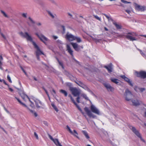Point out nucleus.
I'll list each match as a JSON object with an SVG mask.
<instances>
[{
  "instance_id": "obj_1",
  "label": "nucleus",
  "mask_w": 146,
  "mask_h": 146,
  "mask_svg": "<svg viewBox=\"0 0 146 146\" xmlns=\"http://www.w3.org/2000/svg\"><path fill=\"white\" fill-rule=\"evenodd\" d=\"M135 33L132 32H129L126 34L123 35H119L117 36L120 37H125L130 40H136V39L134 37H133Z\"/></svg>"
},
{
  "instance_id": "obj_42",
  "label": "nucleus",
  "mask_w": 146,
  "mask_h": 146,
  "mask_svg": "<svg viewBox=\"0 0 146 146\" xmlns=\"http://www.w3.org/2000/svg\"><path fill=\"white\" fill-rule=\"evenodd\" d=\"M138 89L141 92H143L145 90V88H138Z\"/></svg>"
},
{
  "instance_id": "obj_58",
  "label": "nucleus",
  "mask_w": 146,
  "mask_h": 146,
  "mask_svg": "<svg viewBox=\"0 0 146 146\" xmlns=\"http://www.w3.org/2000/svg\"><path fill=\"white\" fill-rule=\"evenodd\" d=\"M88 92H90L91 90L87 86H86L84 88Z\"/></svg>"
},
{
  "instance_id": "obj_22",
  "label": "nucleus",
  "mask_w": 146,
  "mask_h": 146,
  "mask_svg": "<svg viewBox=\"0 0 146 146\" xmlns=\"http://www.w3.org/2000/svg\"><path fill=\"white\" fill-rule=\"evenodd\" d=\"M78 82H76V83L79 86L84 88H85L86 86L81 81H78Z\"/></svg>"
},
{
  "instance_id": "obj_32",
  "label": "nucleus",
  "mask_w": 146,
  "mask_h": 146,
  "mask_svg": "<svg viewBox=\"0 0 146 146\" xmlns=\"http://www.w3.org/2000/svg\"><path fill=\"white\" fill-rule=\"evenodd\" d=\"M26 97L28 98V99L29 100V101L31 102V104L30 105V106L31 107H32L33 108L34 107V104L33 102H32L31 100L29 98V97H28V96L27 95H26Z\"/></svg>"
},
{
  "instance_id": "obj_46",
  "label": "nucleus",
  "mask_w": 146,
  "mask_h": 146,
  "mask_svg": "<svg viewBox=\"0 0 146 146\" xmlns=\"http://www.w3.org/2000/svg\"><path fill=\"white\" fill-rule=\"evenodd\" d=\"M25 107L28 110L30 111V112L32 113H33L34 112H35L33 111L30 109L27 106V107Z\"/></svg>"
},
{
  "instance_id": "obj_33",
  "label": "nucleus",
  "mask_w": 146,
  "mask_h": 146,
  "mask_svg": "<svg viewBox=\"0 0 146 146\" xmlns=\"http://www.w3.org/2000/svg\"><path fill=\"white\" fill-rule=\"evenodd\" d=\"M51 106L52 107L54 108L55 110L56 111L58 112V109L57 108L56 106L54 105V104H51Z\"/></svg>"
},
{
  "instance_id": "obj_43",
  "label": "nucleus",
  "mask_w": 146,
  "mask_h": 146,
  "mask_svg": "<svg viewBox=\"0 0 146 146\" xmlns=\"http://www.w3.org/2000/svg\"><path fill=\"white\" fill-rule=\"evenodd\" d=\"M121 1L122 2L124 3H125V4L131 3V2H128V1H127L124 0H121Z\"/></svg>"
},
{
  "instance_id": "obj_34",
  "label": "nucleus",
  "mask_w": 146,
  "mask_h": 146,
  "mask_svg": "<svg viewBox=\"0 0 146 146\" xmlns=\"http://www.w3.org/2000/svg\"><path fill=\"white\" fill-rule=\"evenodd\" d=\"M66 85L67 86L69 87V90L71 88H73V87H72V84L69 82H67L66 83Z\"/></svg>"
},
{
  "instance_id": "obj_56",
  "label": "nucleus",
  "mask_w": 146,
  "mask_h": 146,
  "mask_svg": "<svg viewBox=\"0 0 146 146\" xmlns=\"http://www.w3.org/2000/svg\"><path fill=\"white\" fill-rule=\"evenodd\" d=\"M119 4H120L119 5H118V6H120V7H125V6L123 4H122L121 3H119Z\"/></svg>"
},
{
  "instance_id": "obj_63",
  "label": "nucleus",
  "mask_w": 146,
  "mask_h": 146,
  "mask_svg": "<svg viewBox=\"0 0 146 146\" xmlns=\"http://www.w3.org/2000/svg\"><path fill=\"white\" fill-rule=\"evenodd\" d=\"M90 93H91V94L93 96L96 97V96L93 93V92L91 90L90 92Z\"/></svg>"
},
{
  "instance_id": "obj_31",
  "label": "nucleus",
  "mask_w": 146,
  "mask_h": 146,
  "mask_svg": "<svg viewBox=\"0 0 146 146\" xmlns=\"http://www.w3.org/2000/svg\"><path fill=\"white\" fill-rule=\"evenodd\" d=\"M75 40H76L78 42H80L82 41V40L80 37L75 36Z\"/></svg>"
},
{
  "instance_id": "obj_45",
  "label": "nucleus",
  "mask_w": 146,
  "mask_h": 146,
  "mask_svg": "<svg viewBox=\"0 0 146 146\" xmlns=\"http://www.w3.org/2000/svg\"><path fill=\"white\" fill-rule=\"evenodd\" d=\"M7 80H8L10 82L12 83V81L10 77V76L9 75H7Z\"/></svg>"
},
{
  "instance_id": "obj_24",
  "label": "nucleus",
  "mask_w": 146,
  "mask_h": 146,
  "mask_svg": "<svg viewBox=\"0 0 146 146\" xmlns=\"http://www.w3.org/2000/svg\"><path fill=\"white\" fill-rule=\"evenodd\" d=\"M73 103L76 106L78 110L81 112L82 113V114H84V112L82 111V110L81 109L80 107L79 106V105L76 103V102H75Z\"/></svg>"
},
{
  "instance_id": "obj_30",
  "label": "nucleus",
  "mask_w": 146,
  "mask_h": 146,
  "mask_svg": "<svg viewBox=\"0 0 146 146\" xmlns=\"http://www.w3.org/2000/svg\"><path fill=\"white\" fill-rule=\"evenodd\" d=\"M22 93H21L20 92L19 93V94L21 97L23 99H24L25 96H26V94H25L24 92L22 91Z\"/></svg>"
},
{
  "instance_id": "obj_15",
  "label": "nucleus",
  "mask_w": 146,
  "mask_h": 146,
  "mask_svg": "<svg viewBox=\"0 0 146 146\" xmlns=\"http://www.w3.org/2000/svg\"><path fill=\"white\" fill-rule=\"evenodd\" d=\"M104 67L107 70L109 73H111L112 72L113 65L111 63H110L107 66H104Z\"/></svg>"
},
{
  "instance_id": "obj_60",
  "label": "nucleus",
  "mask_w": 146,
  "mask_h": 146,
  "mask_svg": "<svg viewBox=\"0 0 146 146\" xmlns=\"http://www.w3.org/2000/svg\"><path fill=\"white\" fill-rule=\"evenodd\" d=\"M67 14L70 16V18H72V15L70 13H68Z\"/></svg>"
},
{
  "instance_id": "obj_48",
  "label": "nucleus",
  "mask_w": 146,
  "mask_h": 146,
  "mask_svg": "<svg viewBox=\"0 0 146 146\" xmlns=\"http://www.w3.org/2000/svg\"><path fill=\"white\" fill-rule=\"evenodd\" d=\"M77 97L76 98V101L78 103H80V101L79 100L80 99V97L79 96H77Z\"/></svg>"
},
{
  "instance_id": "obj_5",
  "label": "nucleus",
  "mask_w": 146,
  "mask_h": 146,
  "mask_svg": "<svg viewBox=\"0 0 146 146\" xmlns=\"http://www.w3.org/2000/svg\"><path fill=\"white\" fill-rule=\"evenodd\" d=\"M70 90L74 96L77 97L78 96H80V92L76 88H71Z\"/></svg>"
},
{
  "instance_id": "obj_4",
  "label": "nucleus",
  "mask_w": 146,
  "mask_h": 146,
  "mask_svg": "<svg viewBox=\"0 0 146 146\" xmlns=\"http://www.w3.org/2000/svg\"><path fill=\"white\" fill-rule=\"evenodd\" d=\"M124 95L125 96V100L127 101L130 100L133 96V95L131 92L128 89H126L125 90Z\"/></svg>"
},
{
  "instance_id": "obj_61",
  "label": "nucleus",
  "mask_w": 146,
  "mask_h": 146,
  "mask_svg": "<svg viewBox=\"0 0 146 146\" xmlns=\"http://www.w3.org/2000/svg\"><path fill=\"white\" fill-rule=\"evenodd\" d=\"M52 37L54 40H56L58 38L57 36L54 35L52 36Z\"/></svg>"
},
{
  "instance_id": "obj_26",
  "label": "nucleus",
  "mask_w": 146,
  "mask_h": 146,
  "mask_svg": "<svg viewBox=\"0 0 146 146\" xmlns=\"http://www.w3.org/2000/svg\"><path fill=\"white\" fill-rule=\"evenodd\" d=\"M60 92L63 94L66 97L68 95V93L66 91L63 90H61L60 91Z\"/></svg>"
},
{
  "instance_id": "obj_59",
  "label": "nucleus",
  "mask_w": 146,
  "mask_h": 146,
  "mask_svg": "<svg viewBox=\"0 0 146 146\" xmlns=\"http://www.w3.org/2000/svg\"><path fill=\"white\" fill-rule=\"evenodd\" d=\"M21 68L22 69V70H23V72L26 75H27V73L23 69V68L22 67H21Z\"/></svg>"
},
{
  "instance_id": "obj_64",
  "label": "nucleus",
  "mask_w": 146,
  "mask_h": 146,
  "mask_svg": "<svg viewBox=\"0 0 146 146\" xmlns=\"http://www.w3.org/2000/svg\"><path fill=\"white\" fill-rule=\"evenodd\" d=\"M125 11H126V12L127 13L129 14L130 13H131L130 11V10H125Z\"/></svg>"
},
{
  "instance_id": "obj_37",
  "label": "nucleus",
  "mask_w": 146,
  "mask_h": 146,
  "mask_svg": "<svg viewBox=\"0 0 146 146\" xmlns=\"http://www.w3.org/2000/svg\"><path fill=\"white\" fill-rule=\"evenodd\" d=\"M47 12L53 18H54V16L49 11H47Z\"/></svg>"
},
{
  "instance_id": "obj_53",
  "label": "nucleus",
  "mask_w": 146,
  "mask_h": 146,
  "mask_svg": "<svg viewBox=\"0 0 146 146\" xmlns=\"http://www.w3.org/2000/svg\"><path fill=\"white\" fill-rule=\"evenodd\" d=\"M137 49L140 52V53L142 56H143V55H145L144 54L143 52L141 50L138 48H137Z\"/></svg>"
},
{
  "instance_id": "obj_35",
  "label": "nucleus",
  "mask_w": 146,
  "mask_h": 146,
  "mask_svg": "<svg viewBox=\"0 0 146 146\" xmlns=\"http://www.w3.org/2000/svg\"><path fill=\"white\" fill-rule=\"evenodd\" d=\"M68 74L67 75V76L71 80H72V79H73L74 77L69 72H68Z\"/></svg>"
},
{
  "instance_id": "obj_19",
  "label": "nucleus",
  "mask_w": 146,
  "mask_h": 146,
  "mask_svg": "<svg viewBox=\"0 0 146 146\" xmlns=\"http://www.w3.org/2000/svg\"><path fill=\"white\" fill-rule=\"evenodd\" d=\"M110 80L111 82L117 85H119L120 84L119 80L117 79L111 78L110 79Z\"/></svg>"
},
{
  "instance_id": "obj_3",
  "label": "nucleus",
  "mask_w": 146,
  "mask_h": 146,
  "mask_svg": "<svg viewBox=\"0 0 146 146\" xmlns=\"http://www.w3.org/2000/svg\"><path fill=\"white\" fill-rule=\"evenodd\" d=\"M135 74L138 77L144 79L146 78V72L144 71H141L139 72L135 71Z\"/></svg>"
},
{
  "instance_id": "obj_23",
  "label": "nucleus",
  "mask_w": 146,
  "mask_h": 146,
  "mask_svg": "<svg viewBox=\"0 0 146 146\" xmlns=\"http://www.w3.org/2000/svg\"><path fill=\"white\" fill-rule=\"evenodd\" d=\"M67 49L68 52L72 56L73 55V51L71 49L70 47L68 45L67 46Z\"/></svg>"
},
{
  "instance_id": "obj_14",
  "label": "nucleus",
  "mask_w": 146,
  "mask_h": 146,
  "mask_svg": "<svg viewBox=\"0 0 146 146\" xmlns=\"http://www.w3.org/2000/svg\"><path fill=\"white\" fill-rule=\"evenodd\" d=\"M121 77L124 79L125 81L128 83L132 87L133 85L132 83V82L128 78L126 77L125 75H122L121 76Z\"/></svg>"
},
{
  "instance_id": "obj_47",
  "label": "nucleus",
  "mask_w": 146,
  "mask_h": 146,
  "mask_svg": "<svg viewBox=\"0 0 146 146\" xmlns=\"http://www.w3.org/2000/svg\"><path fill=\"white\" fill-rule=\"evenodd\" d=\"M94 17H95V18L97 19L98 20H99L100 21H101V19L100 17H99L97 15H94Z\"/></svg>"
},
{
  "instance_id": "obj_13",
  "label": "nucleus",
  "mask_w": 146,
  "mask_h": 146,
  "mask_svg": "<svg viewBox=\"0 0 146 146\" xmlns=\"http://www.w3.org/2000/svg\"><path fill=\"white\" fill-rule=\"evenodd\" d=\"M133 105L137 106H139L141 104H142V102L137 99L133 100H131Z\"/></svg>"
},
{
  "instance_id": "obj_20",
  "label": "nucleus",
  "mask_w": 146,
  "mask_h": 146,
  "mask_svg": "<svg viewBox=\"0 0 146 146\" xmlns=\"http://www.w3.org/2000/svg\"><path fill=\"white\" fill-rule=\"evenodd\" d=\"M53 141L54 142V144L57 146H62L60 143V142L59 141L58 139H55Z\"/></svg>"
},
{
  "instance_id": "obj_57",
  "label": "nucleus",
  "mask_w": 146,
  "mask_h": 146,
  "mask_svg": "<svg viewBox=\"0 0 146 146\" xmlns=\"http://www.w3.org/2000/svg\"><path fill=\"white\" fill-rule=\"evenodd\" d=\"M0 35L2 36L4 38V39H6V37L2 33H1Z\"/></svg>"
},
{
  "instance_id": "obj_8",
  "label": "nucleus",
  "mask_w": 146,
  "mask_h": 146,
  "mask_svg": "<svg viewBox=\"0 0 146 146\" xmlns=\"http://www.w3.org/2000/svg\"><path fill=\"white\" fill-rule=\"evenodd\" d=\"M75 36H74L73 35L70 33L68 32L67 33L65 36L66 39L69 41H72L75 40Z\"/></svg>"
},
{
  "instance_id": "obj_52",
  "label": "nucleus",
  "mask_w": 146,
  "mask_h": 146,
  "mask_svg": "<svg viewBox=\"0 0 146 146\" xmlns=\"http://www.w3.org/2000/svg\"><path fill=\"white\" fill-rule=\"evenodd\" d=\"M27 13H23L22 14V16L24 18H26L27 17Z\"/></svg>"
},
{
  "instance_id": "obj_25",
  "label": "nucleus",
  "mask_w": 146,
  "mask_h": 146,
  "mask_svg": "<svg viewBox=\"0 0 146 146\" xmlns=\"http://www.w3.org/2000/svg\"><path fill=\"white\" fill-rule=\"evenodd\" d=\"M82 132L84 135H85L86 139H88L90 138V137L89 136L87 131H86L83 130L82 131Z\"/></svg>"
},
{
  "instance_id": "obj_2",
  "label": "nucleus",
  "mask_w": 146,
  "mask_h": 146,
  "mask_svg": "<svg viewBox=\"0 0 146 146\" xmlns=\"http://www.w3.org/2000/svg\"><path fill=\"white\" fill-rule=\"evenodd\" d=\"M130 129L131 130L132 132L139 138H140L141 140L143 142L145 143V141L143 139L138 131L137 130L135 127L130 126L129 127Z\"/></svg>"
},
{
  "instance_id": "obj_29",
  "label": "nucleus",
  "mask_w": 146,
  "mask_h": 146,
  "mask_svg": "<svg viewBox=\"0 0 146 146\" xmlns=\"http://www.w3.org/2000/svg\"><path fill=\"white\" fill-rule=\"evenodd\" d=\"M66 127H67V129H68V130L70 132L71 134L73 135L74 136H76V135L71 130V129L70 128V127L68 126L67 125Z\"/></svg>"
},
{
  "instance_id": "obj_54",
  "label": "nucleus",
  "mask_w": 146,
  "mask_h": 146,
  "mask_svg": "<svg viewBox=\"0 0 146 146\" xmlns=\"http://www.w3.org/2000/svg\"><path fill=\"white\" fill-rule=\"evenodd\" d=\"M34 135L36 137V139H38V135L37 134V133H36V132H34Z\"/></svg>"
},
{
  "instance_id": "obj_10",
  "label": "nucleus",
  "mask_w": 146,
  "mask_h": 146,
  "mask_svg": "<svg viewBox=\"0 0 146 146\" xmlns=\"http://www.w3.org/2000/svg\"><path fill=\"white\" fill-rule=\"evenodd\" d=\"M71 44L73 48L77 51H79L80 50L81 48L82 49L83 48V46H79L76 43L72 42Z\"/></svg>"
},
{
  "instance_id": "obj_39",
  "label": "nucleus",
  "mask_w": 146,
  "mask_h": 146,
  "mask_svg": "<svg viewBox=\"0 0 146 146\" xmlns=\"http://www.w3.org/2000/svg\"><path fill=\"white\" fill-rule=\"evenodd\" d=\"M68 96L69 97H70V98L71 101H72L73 103H74L75 102L74 99L73 98L71 94H69Z\"/></svg>"
},
{
  "instance_id": "obj_11",
  "label": "nucleus",
  "mask_w": 146,
  "mask_h": 146,
  "mask_svg": "<svg viewBox=\"0 0 146 146\" xmlns=\"http://www.w3.org/2000/svg\"><path fill=\"white\" fill-rule=\"evenodd\" d=\"M35 34L41 41H47L48 40L47 38L41 33L39 34L37 33H36Z\"/></svg>"
},
{
  "instance_id": "obj_41",
  "label": "nucleus",
  "mask_w": 146,
  "mask_h": 146,
  "mask_svg": "<svg viewBox=\"0 0 146 146\" xmlns=\"http://www.w3.org/2000/svg\"><path fill=\"white\" fill-rule=\"evenodd\" d=\"M0 82H3L5 85H7L8 86H9V85L7 84L5 81L4 80H1L0 79Z\"/></svg>"
},
{
  "instance_id": "obj_44",
  "label": "nucleus",
  "mask_w": 146,
  "mask_h": 146,
  "mask_svg": "<svg viewBox=\"0 0 146 146\" xmlns=\"http://www.w3.org/2000/svg\"><path fill=\"white\" fill-rule=\"evenodd\" d=\"M73 131H74V132H73V133H74L76 135V136H75V137H76L78 139H79V138L77 136V135H78V133L75 130H74Z\"/></svg>"
},
{
  "instance_id": "obj_12",
  "label": "nucleus",
  "mask_w": 146,
  "mask_h": 146,
  "mask_svg": "<svg viewBox=\"0 0 146 146\" xmlns=\"http://www.w3.org/2000/svg\"><path fill=\"white\" fill-rule=\"evenodd\" d=\"M33 44L35 48L37 50L36 51V54L39 55H40L41 54H42L43 55H44V54L43 53V52L41 51L39 47L36 44V43L34 42H33Z\"/></svg>"
},
{
  "instance_id": "obj_50",
  "label": "nucleus",
  "mask_w": 146,
  "mask_h": 146,
  "mask_svg": "<svg viewBox=\"0 0 146 146\" xmlns=\"http://www.w3.org/2000/svg\"><path fill=\"white\" fill-rule=\"evenodd\" d=\"M48 136L49 137L51 140H52V141H53L54 140V139L51 135L49 134L48 135Z\"/></svg>"
},
{
  "instance_id": "obj_51",
  "label": "nucleus",
  "mask_w": 146,
  "mask_h": 146,
  "mask_svg": "<svg viewBox=\"0 0 146 146\" xmlns=\"http://www.w3.org/2000/svg\"><path fill=\"white\" fill-rule=\"evenodd\" d=\"M29 19L30 21L33 24H35V22L33 21L32 19L31 18V17H29Z\"/></svg>"
},
{
  "instance_id": "obj_21",
  "label": "nucleus",
  "mask_w": 146,
  "mask_h": 146,
  "mask_svg": "<svg viewBox=\"0 0 146 146\" xmlns=\"http://www.w3.org/2000/svg\"><path fill=\"white\" fill-rule=\"evenodd\" d=\"M55 58L57 60V61L58 62L60 65L61 66L62 68L63 69H64V66L63 62L62 61H60L59 60L58 58L57 57H56Z\"/></svg>"
},
{
  "instance_id": "obj_9",
  "label": "nucleus",
  "mask_w": 146,
  "mask_h": 146,
  "mask_svg": "<svg viewBox=\"0 0 146 146\" xmlns=\"http://www.w3.org/2000/svg\"><path fill=\"white\" fill-rule=\"evenodd\" d=\"M90 110L92 112L98 115H100L99 110L93 104H92L90 106Z\"/></svg>"
},
{
  "instance_id": "obj_17",
  "label": "nucleus",
  "mask_w": 146,
  "mask_h": 146,
  "mask_svg": "<svg viewBox=\"0 0 146 146\" xmlns=\"http://www.w3.org/2000/svg\"><path fill=\"white\" fill-rule=\"evenodd\" d=\"M34 100L35 102V104L37 108H41L38 105V104L39 103L40 105H43L42 102L40 100L37 99H35Z\"/></svg>"
},
{
  "instance_id": "obj_7",
  "label": "nucleus",
  "mask_w": 146,
  "mask_h": 146,
  "mask_svg": "<svg viewBox=\"0 0 146 146\" xmlns=\"http://www.w3.org/2000/svg\"><path fill=\"white\" fill-rule=\"evenodd\" d=\"M19 34L22 36L26 38L27 40L31 41H32V38L27 33L25 32V33H24L23 32H21L19 33Z\"/></svg>"
},
{
  "instance_id": "obj_28",
  "label": "nucleus",
  "mask_w": 146,
  "mask_h": 146,
  "mask_svg": "<svg viewBox=\"0 0 146 146\" xmlns=\"http://www.w3.org/2000/svg\"><path fill=\"white\" fill-rule=\"evenodd\" d=\"M113 24L115 26L117 29H121V26L115 23H113Z\"/></svg>"
},
{
  "instance_id": "obj_16",
  "label": "nucleus",
  "mask_w": 146,
  "mask_h": 146,
  "mask_svg": "<svg viewBox=\"0 0 146 146\" xmlns=\"http://www.w3.org/2000/svg\"><path fill=\"white\" fill-rule=\"evenodd\" d=\"M135 9L138 11H144L143 6H140L136 3H135Z\"/></svg>"
},
{
  "instance_id": "obj_36",
  "label": "nucleus",
  "mask_w": 146,
  "mask_h": 146,
  "mask_svg": "<svg viewBox=\"0 0 146 146\" xmlns=\"http://www.w3.org/2000/svg\"><path fill=\"white\" fill-rule=\"evenodd\" d=\"M1 13L2 14H3V15L6 17L8 18V15L6 14V13H5V12H4L2 10H1Z\"/></svg>"
},
{
  "instance_id": "obj_27",
  "label": "nucleus",
  "mask_w": 146,
  "mask_h": 146,
  "mask_svg": "<svg viewBox=\"0 0 146 146\" xmlns=\"http://www.w3.org/2000/svg\"><path fill=\"white\" fill-rule=\"evenodd\" d=\"M15 98L20 103V104H21L22 105L23 107H27V105L25 104L22 102L19 98H18L16 97H15Z\"/></svg>"
},
{
  "instance_id": "obj_18",
  "label": "nucleus",
  "mask_w": 146,
  "mask_h": 146,
  "mask_svg": "<svg viewBox=\"0 0 146 146\" xmlns=\"http://www.w3.org/2000/svg\"><path fill=\"white\" fill-rule=\"evenodd\" d=\"M104 86L108 89V90H110L112 91L114 90L113 88L111 86L110 84L106 83H105L104 84Z\"/></svg>"
},
{
  "instance_id": "obj_6",
  "label": "nucleus",
  "mask_w": 146,
  "mask_h": 146,
  "mask_svg": "<svg viewBox=\"0 0 146 146\" xmlns=\"http://www.w3.org/2000/svg\"><path fill=\"white\" fill-rule=\"evenodd\" d=\"M84 110L86 113L90 117H92L93 118H95L97 117L96 116L93 114L91 111L87 107H85L84 108Z\"/></svg>"
},
{
  "instance_id": "obj_49",
  "label": "nucleus",
  "mask_w": 146,
  "mask_h": 146,
  "mask_svg": "<svg viewBox=\"0 0 146 146\" xmlns=\"http://www.w3.org/2000/svg\"><path fill=\"white\" fill-rule=\"evenodd\" d=\"M3 60V58L1 55L0 56V65H2V63L1 62V60Z\"/></svg>"
},
{
  "instance_id": "obj_38",
  "label": "nucleus",
  "mask_w": 146,
  "mask_h": 146,
  "mask_svg": "<svg viewBox=\"0 0 146 146\" xmlns=\"http://www.w3.org/2000/svg\"><path fill=\"white\" fill-rule=\"evenodd\" d=\"M103 15L105 16V17L108 19V20H111V21H113V19L109 16L107 15L106 14H104Z\"/></svg>"
},
{
  "instance_id": "obj_40",
  "label": "nucleus",
  "mask_w": 146,
  "mask_h": 146,
  "mask_svg": "<svg viewBox=\"0 0 146 146\" xmlns=\"http://www.w3.org/2000/svg\"><path fill=\"white\" fill-rule=\"evenodd\" d=\"M82 97L85 98L86 100H89V99H88V98L87 97V96L85 94H82Z\"/></svg>"
},
{
  "instance_id": "obj_55",
  "label": "nucleus",
  "mask_w": 146,
  "mask_h": 146,
  "mask_svg": "<svg viewBox=\"0 0 146 146\" xmlns=\"http://www.w3.org/2000/svg\"><path fill=\"white\" fill-rule=\"evenodd\" d=\"M42 64L46 66L47 68H46V69L47 70H48V68H49V66L47 65L46 64H44V62H42Z\"/></svg>"
},
{
  "instance_id": "obj_62",
  "label": "nucleus",
  "mask_w": 146,
  "mask_h": 146,
  "mask_svg": "<svg viewBox=\"0 0 146 146\" xmlns=\"http://www.w3.org/2000/svg\"><path fill=\"white\" fill-rule=\"evenodd\" d=\"M56 42L57 43H59L60 44H62V42L61 40H57Z\"/></svg>"
}]
</instances>
